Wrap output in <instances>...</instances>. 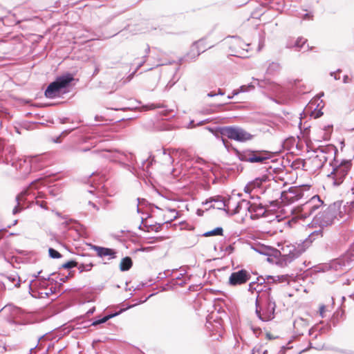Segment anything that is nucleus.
<instances>
[{"instance_id":"obj_29","label":"nucleus","mask_w":354,"mask_h":354,"mask_svg":"<svg viewBox=\"0 0 354 354\" xmlns=\"http://www.w3.org/2000/svg\"><path fill=\"white\" fill-rule=\"evenodd\" d=\"M161 228V225H158V226H155V230L158 231L159 229Z\"/></svg>"},{"instance_id":"obj_22","label":"nucleus","mask_w":354,"mask_h":354,"mask_svg":"<svg viewBox=\"0 0 354 354\" xmlns=\"http://www.w3.org/2000/svg\"><path fill=\"white\" fill-rule=\"evenodd\" d=\"M48 253L50 257L53 259H59L62 257V254L53 248H50L48 250Z\"/></svg>"},{"instance_id":"obj_27","label":"nucleus","mask_w":354,"mask_h":354,"mask_svg":"<svg viewBox=\"0 0 354 354\" xmlns=\"http://www.w3.org/2000/svg\"><path fill=\"white\" fill-rule=\"evenodd\" d=\"M6 232V230L5 229L0 230V238H1L4 235Z\"/></svg>"},{"instance_id":"obj_5","label":"nucleus","mask_w":354,"mask_h":354,"mask_svg":"<svg viewBox=\"0 0 354 354\" xmlns=\"http://www.w3.org/2000/svg\"><path fill=\"white\" fill-rule=\"evenodd\" d=\"M251 278V275L246 270H241L234 272L229 278V284L231 286H239L245 283Z\"/></svg>"},{"instance_id":"obj_4","label":"nucleus","mask_w":354,"mask_h":354,"mask_svg":"<svg viewBox=\"0 0 354 354\" xmlns=\"http://www.w3.org/2000/svg\"><path fill=\"white\" fill-rule=\"evenodd\" d=\"M73 80L71 77H59L50 83L45 91V95L48 98H54L59 95L61 90L66 88Z\"/></svg>"},{"instance_id":"obj_31","label":"nucleus","mask_w":354,"mask_h":354,"mask_svg":"<svg viewBox=\"0 0 354 354\" xmlns=\"http://www.w3.org/2000/svg\"><path fill=\"white\" fill-rule=\"evenodd\" d=\"M238 208H239V205L236 207V209H238ZM236 212H239L238 209H236L234 213H236Z\"/></svg>"},{"instance_id":"obj_30","label":"nucleus","mask_w":354,"mask_h":354,"mask_svg":"<svg viewBox=\"0 0 354 354\" xmlns=\"http://www.w3.org/2000/svg\"><path fill=\"white\" fill-rule=\"evenodd\" d=\"M229 205H230V202H228V203L227 205H225L227 207L228 210H230Z\"/></svg>"},{"instance_id":"obj_11","label":"nucleus","mask_w":354,"mask_h":354,"mask_svg":"<svg viewBox=\"0 0 354 354\" xmlns=\"http://www.w3.org/2000/svg\"><path fill=\"white\" fill-rule=\"evenodd\" d=\"M266 180V176H263L261 178H257L245 185L244 187V191L247 193H250L253 189L259 188L261 186L263 182H265Z\"/></svg>"},{"instance_id":"obj_24","label":"nucleus","mask_w":354,"mask_h":354,"mask_svg":"<svg viewBox=\"0 0 354 354\" xmlns=\"http://www.w3.org/2000/svg\"><path fill=\"white\" fill-rule=\"evenodd\" d=\"M268 279H272L274 282H277V281H283L285 278L283 276H281V277H279V276H277V277H272V276H268Z\"/></svg>"},{"instance_id":"obj_17","label":"nucleus","mask_w":354,"mask_h":354,"mask_svg":"<svg viewBox=\"0 0 354 354\" xmlns=\"http://www.w3.org/2000/svg\"><path fill=\"white\" fill-rule=\"evenodd\" d=\"M77 266H78V270H79L80 272H82L84 271H90L94 265L92 262H88V263H82Z\"/></svg>"},{"instance_id":"obj_10","label":"nucleus","mask_w":354,"mask_h":354,"mask_svg":"<svg viewBox=\"0 0 354 354\" xmlns=\"http://www.w3.org/2000/svg\"><path fill=\"white\" fill-rule=\"evenodd\" d=\"M294 328L297 334L301 335L308 330L309 324L306 320L303 318H299L294 322Z\"/></svg>"},{"instance_id":"obj_18","label":"nucleus","mask_w":354,"mask_h":354,"mask_svg":"<svg viewBox=\"0 0 354 354\" xmlns=\"http://www.w3.org/2000/svg\"><path fill=\"white\" fill-rule=\"evenodd\" d=\"M264 297V294H262L261 297H257L256 300V313L259 318L263 319L261 315V304L262 302V299Z\"/></svg>"},{"instance_id":"obj_20","label":"nucleus","mask_w":354,"mask_h":354,"mask_svg":"<svg viewBox=\"0 0 354 354\" xmlns=\"http://www.w3.org/2000/svg\"><path fill=\"white\" fill-rule=\"evenodd\" d=\"M115 315V314H112V315H109L105 316V317H104L103 318H102L100 319H98V320H96V321L93 322L92 323V326H96V325L104 323L106 321H108L109 319H111V317H114Z\"/></svg>"},{"instance_id":"obj_21","label":"nucleus","mask_w":354,"mask_h":354,"mask_svg":"<svg viewBox=\"0 0 354 354\" xmlns=\"http://www.w3.org/2000/svg\"><path fill=\"white\" fill-rule=\"evenodd\" d=\"M77 265H78V263L77 261L72 260V261H69L64 263L62 266V267L65 269H69V268L76 267V266H77Z\"/></svg>"},{"instance_id":"obj_15","label":"nucleus","mask_w":354,"mask_h":354,"mask_svg":"<svg viewBox=\"0 0 354 354\" xmlns=\"http://www.w3.org/2000/svg\"><path fill=\"white\" fill-rule=\"evenodd\" d=\"M294 251H295L294 246L286 245L282 246L281 253V255H283L284 257H286V256L293 257L295 255V254L293 252Z\"/></svg>"},{"instance_id":"obj_28","label":"nucleus","mask_w":354,"mask_h":354,"mask_svg":"<svg viewBox=\"0 0 354 354\" xmlns=\"http://www.w3.org/2000/svg\"><path fill=\"white\" fill-rule=\"evenodd\" d=\"M240 90H241V91L245 92V91H247V88H246L245 86H243L241 87Z\"/></svg>"},{"instance_id":"obj_6","label":"nucleus","mask_w":354,"mask_h":354,"mask_svg":"<svg viewBox=\"0 0 354 354\" xmlns=\"http://www.w3.org/2000/svg\"><path fill=\"white\" fill-rule=\"evenodd\" d=\"M210 46H211L207 44L205 39H199L192 45L189 51L187 54V57L188 59H195L199 56L201 53L210 48Z\"/></svg>"},{"instance_id":"obj_9","label":"nucleus","mask_w":354,"mask_h":354,"mask_svg":"<svg viewBox=\"0 0 354 354\" xmlns=\"http://www.w3.org/2000/svg\"><path fill=\"white\" fill-rule=\"evenodd\" d=\"M91 249L96 252L97 256L99 257H109V259L116 257V252L113 249L95 245H91Z\"/></svg>"},{"instance_id":"obj_16","label":"nucleus","mask_w":354,"mask_h":354,"mask_svg":"<svg viewBox=\"0 0 354 354\" xmlns=\"http://www.w3.org/2000/svg\"><path fill=\"white\" fill-rule=\"evenodd\" d=\"M265 298L268 302V312L269 314H273L275 310L276 304L270 298V294H266Z\"/></svg>"},{"instance_id":"obj_8","label":"nucleus","mask_w":354,"mask_h":354,"mask_svg":"<svg viewBox=\"0 0 354 354\" xmlns=\"http://www.w3.org/2000/svg\"><path fill=\"white\" fill-rule=\"evenodd\" d=\"M249 212L251 214L250 217L252 219L258 218L263 216L266 212V208L261 204L253 203L250 204L248 207Z\"/></svg>"},{"instance_id":"obj_26","label":"nucleus","mask_w":354,"mask_h":354,"mask_svg":"<svg viewBox=\"0 0 354 354\" xmlns=\"http://www.w3.org/2000/svg\"><path fill=\"white\" fill-rule=\"evenodd\" d=\"M37 203L39 204L41 207H43L44 209H48L46 202L42 201H37Z\"/></svg>"},{"instance_id":"obj_14","label":"nucleus","mask_w":354,"mask_h":354,"mask_svg":"<svg viewBox=\"0 0 354 354\" xmlns=\"http://www.w3.org/2000/svg\"><path fill=\"white\" fill-rule=\"evenodd\" d=\"M242 44V41L241 40L236 39L232 42L230 45V48L232 49V52L234 53V55L239 56L241 54L240 48Z\"/></svg>"},{"instance_id":"obj_25","label":"nucleus","mask_w":354,"mask_h":354,"mask_svg":"<svg viewBox=\"0 0 354 354\" xmlns=\"http://www.w3.org/2000/svg\"><path fill=\"white\" fill-rule=\"evenodd\" d=\"M325 313H326V306L324 305H322L319 306V313L321 317H324L325 316Z\"/></svg>"},{"instance_id":"obj_1","label":"nucleus","mask_w":354,"mask_h":354,"mask_svg":"<svg viewBox=\"0 0 354 354\" xmlns=\"http://www.w3.org/2000/svg\"><path fill=\"white\" fill-rule=\"evenodd\" d=\"M337 149L333 146H328L317 152L316 155L308 159L312 169L315 171L319 169L328 162L330 165L336 161Z\"/></svg>"},{"instance_id":"obj_19","label":"nucleus","mask_w":354,"mask_h":354,"mask_svg":"<svg viewBox=\"0 0 354 354\" xmlns=\"http://www.w3.org/2000/svg\"><path fill=\"white\" fill-rule=\"evenodd\" d=\"M223 228L222 227H216L214 230L209 231L206 232V236H216V235H222Z\"/></svg>"},{"instance_id":"obj_13","label":"nucleus","mask_w":354,"mask_h":354,"mask_svg":"<svg viewBox=\"0 0 354 354\" xmlns=\"http://www.w3.org/2000/svg\"><path fill=\"white\" fill-rule=\"evenodd\" d=\"M268 158V157L267 156L261 154L260 153H257L250 155L249 157L248 158V160L250 162H263Z\"/></svg>"},{"instance_id":"obj_12","label":"nucleus","mask_w":354,"mask_h":354,"mask_svg":"<svg viewBox=\"0 0 354 354\" xmlns=\"http://www.w3.org/2000/svg\"><path fill=\"white\" fill-rule=\"evenodd\" d=\"M133 266V261L129 257L123 258L120 263V270L121 271H127Z\"/></svg>"},{"instance_id":"obj_7","label":"nucleus","mask_w":354,"mask_h":354,"mask_svg":"<svg viewBox=\"0 0 354 354\" xmlns=\"http://www.w3.org/2000/svg\"><path fill=\"white\" fill-rule=\"evenodd\" d=\"M335 218V212L333 209L331 207H327L325 209L320 211L318 214L315 216L316 221L322 226L331 225Z\"/></svg>"},{"instance_id":"obj_3","label":"nucleus","mask_w":354,"mask_h":354,"mask_svg":"<svg viewBox=\"0 0 354 354\" xmlns=\"http://www.w3.org/2000/svg\"><path fill=\"white\" fill-rule=\"evenodd\" d=\"M221 134L230 140L241 142L250 140L253 138L250 133L238 127H225L222 129Z\"/></svg>"},{"instance_id":"obj_23","label":"nucleus","mask_w":354,"mask_h":354,"mask_svg":"<svg viewBox=\"0 0 354 354\" xmlns=\"http://www.w3.org/2000/svg\"><path fill=\"white\" fill-rule=\"evenodd\" d=\"M306 42V39L303 37H299L295 41V46L297 48H303Z\"/></svg>"},{"instance_id":"obj_2","label":"nucleus","mask_w":354,"mask_h":354,"mask_svg":"<svg viewBox=\"0 0 354 354\" xmlns=\"http://www.w3.org/2000/svg\"><path fill=\"white\" fill-rule=\"evenodd\" d=\"M333 171L328 175V178L332 179L333 184L335 186L340 185L344 180L346 176L352 167V162L351 160H343L338 162L337 160L334 161Z\"/></svg>"},{"instance_id":"obj_32","label":"nucleus","mask_w":354,"mask_h":354,"mask_svg":"<svg viewBox=\"0 0 354 354\" xmlns=\"http://www.w3.org/2000/svg\"><path fill=\"white\" fill-rule=\"evenodd\" d=\"M310 209H317V207H311Z\"/></svg>"}]
</instances>
